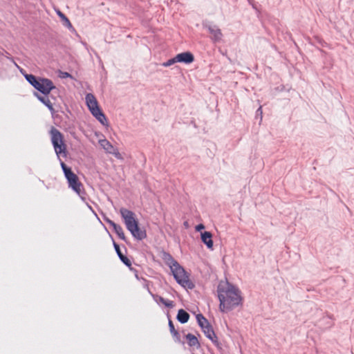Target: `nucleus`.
Here are the masks:
<instances>
[{
	"mask_svg": "<svg viewBox=\"0 0 354 354\" xmlns=\"http://www.w3.org/2000/svg\"><path fill=\"white\" fill-rule=\"evenodd\" d=\"M50 140L55 152L59 160L60 166L67 180L68 187L74 191L80 198L86 201V192L82 183L80 181L78 176L68 167L60 158V155L66 157L67 155L66 145L64 143L63 134L55 127H51L49 131Z\"/></svg>",
	"mask_w": 354,
	"mask_h": 354,
	"instance_id": "obj_1",
	"label": "nucleus"
},
{
	"mask_svg": "<svg viewBox=\"0 0 354 354\" xmlns=\"http://www.w3.org/2000/svg\"><path fill=\"white\" fill-rule=\"evenodd\" d=\"M216 291L221 312L227 313L243 305V298L240 290L228 281L220 282Z\"/></svg>",
	"mask_w": 354,
	"mask_h": 354,
	"instance_id": "obj_2",
	"label": "nucleus"
},
{
	"mask_svg": "<svg viewBox=\"0 0 354 354\" xmlns=\"http://www.w3.org/2000/svg\"><path fill=\"white\" fill-rule=\"evenodd\" d=\"M162 259L170 268L174 279L179 285L189 290H193L195 288L194 283L189 279V274L169 253L164 252Z\"/></svg>",
	"mask_w": 354,
	"mask_h": 354,
	"instance_id": "obj_3",
	"label": "nucleus"
},
{
	"mask_svg": "<svg viewBox=\"0 0 354 354\" xmlns=\"http://www.w3.org/2000/svg\"><path fill=\"white\" fill-rule=\"evenodd\" d=\"M120 212L127 229L130 232L132 236L138 241L145 239L147 237V232L145 230L139 227L135 213L124 207L120 208Z\"/></svg>",
	"mask_w": 354,
	"mask_h": 354,
	"instance_id": "obj_4",
	"label": "nucleus"
},
{
	"mask_svg": "<svg viewBox=\"0 0 354 354\" xmlns=\"http://www.w3.org/2000/svg\"><path fill=\"white\" fill-rule=\"evenodd\" d=\"M198 326L201 327L203 333L218 349H221V344L218 342L212 325L208 320L201 313L196 316Z\"/></svg>",
	"mask_w": 354,
	"mask_h": 354,
	"instance_id": "obj_5",
	"label": "nucleus"
},
{
	"mask_svg": "<svg viewBox=\"0 0 354 354\" xmlns=\"http://www.w3.org/2000/svg\"><path fill=\"white\" fill-rule=\"evenodd\" d=\"M86 102L91 114L103 125H107L108 122L105 114L100 109L98 102L92 93L86 95Z\"/></svg>",
	"mask_w": 354,
	"mask_h": 354,
	"instance_id": "obj_6",
	"label": "nucleus"
},
{
	"mask_svg": "<svg viewBox=\"0 0 354 354\" xmlns=\"http://www.w3.org/2000/svg\"><path fill=\"white\" fill-rule=\"evenodd\" d=\"M202 25L203 27L207 29L210 34L209 38L212 43L217 44L222 41L223 35L221 30L217 25L213 24L212 22L208 21H203Z\"/></svg>",
	"mask_w": 354,
	"mask_h": 354,
	"instance_id": "obj_7",
	"label": "nucleus"
},
{
	"mask_svg": "<svg viewBox=\"0 0 354 354\" xmlns=\"http://www.w3.org/2000/svg\"><path fill=\"white\" fill-rule=\"evenodd\" d=\"M44 95H48L51 91L56 88L53 81L45 77H39V82L35 88Z\"/></svg>",
	"mask_w": 354,
	"mask_h": 354,
	"instance_id": "obj_8",
	"label": "nucleus"
},
{
	"mask_svg": "<svg viewBox=\"0 0 354 354\" xmlns=\"http://www.w3.org/2000/svg\"><path fill=\"white\" fill-rule=\"evenodd\" d=\"M102 214L104 220L113 227V231L117 234L118 238L127 242L126 236L124 235L122 227L106 216L104 214L102 213Z\"/></svg>",
	"mask_w": 354,
	"mask_h": 354,
	"instance_id": "obj_9",
	"label": "nucleus"
},
{
	"mask_svg": "<svg viewBox=\"0 0 354 354\" xmlns=\"http://www.w3.org/2000/svg\"><path fill=\"white\" fill-rule=\"evenodd\" d=\"M113 240V245L114 247V249L115 250V252L117 253L118 257H119L120 260L126 266H127L129 270H133L131 261L130 259H129L122 252H121L120 245L115 243V241L112 239Z\"/></svg>",
	"mask_w": 354,
	"mask_h": 354,
	"instance_id": "obj_10",
	"label": "nucleus"
},
{
	"mask_svg": "<svg viewBox=\"0 0 354 354\" xmlns=\"http://www.w3.org/2000/svg\"><path fill=\"white\" fill-rule=\"evenodd\" d=\"M176 60L179 63L189 64L194 61V55L189 51L178 53L176 55Z\"/></svg>",
	"mask_w": 354,
	"mask_h": 354,
	"instance_id": "obj_11",
	"label": "nucleus"
},
{
	"mask_svg": "<svg viewBox=\"0 0 354 354\" xmlns=\"http://www.w3.org/2000/svg\"><path fill=\"white\" fill-rule=\"evenodd\" d=\"M99 143L100 146L109 153L111 154H115L116 156L117 155H120L119 152L118 151L117 149L115 148L111 143L107 140L106 139L100 140L99 141Z\"/></svg>",
	"mask_w": 354,
	"mask_h": 354,
	"instance_id": "obj_12",
	"label": "nucleus"
},
{
	"mask_svg": "<svg viewBox=\"0 0 354 354\" xmlns=\"http://www.w3.org/2000/svg\"><path fill=\"white\" fill-rule=\"evenodd\" d=\"M201 238L202 242L207 246L208 249L213 248L212 234L210 232L205 231L201 232Z\"/></svg>",
	"mask_w": 354,
	"mask_h": 354,
	"instance_id": "obj_13",
	"label": "nucleus"
},
{
	"mask_svg": "<svg viewBox=\"0 0 354 354\" xmlns=\"http://www.w3.org/2000/svg\"><path fill=\"white\" fill-rule=\"evenodd\" d=\"M35 96H36L38 100L48 109V110L50 111L52 114L55 113V109L48 95L41 96L39 95L37 93H35Z\"/></svg>",
	"mask_w": 354,
	"mask_h": 354,
	"instance_id": "obj_14",
	"label": "nucleus"
},
{
	"mask_svg": "<svg viewBox=\"0 0 354 354\" xmlns=\"http://www.w3.org/2000/svg\"><path fill=\"white\" fill-rule=\"evenodd\" d=\"M189 317H190L189 314L187 311H185L184 309L178 310L177 315H176V319L180 324L187 323L189 321Z\"/></svg>",
	"mask_w": 354,
	"mask_h": 354,
	"instance_id": "obj_15",
	"label": "nucleus"
},
{
	"mask_svg": "<svg viewBox=\"0 0 354 354\" xmlns=\"http://www.w3.org/2000/svg\"><path fill=\"white\" fill-rule=\"evenodd\" d=\"M169 322L168 326L169 328V331L171 333L172 336L174 338L175 342H180V335L179 332L176 330L173 322L170 319L169 315H167Z\"/></svg>",
	"mask_w": 354,
	"mask_h": 354,
	"instance_id": "obj_16",
	"label": "nucleus"
},
{
	"mask_svg": "<svg viewBox=\"0 0 354 354\" xmlns=\"http://www.w3.org/2000/svg\"><path fill=\"white\" fill-rule=\"evenodd\" d=\"M185 338L187 340V344L190 347H196V348H200L201 344L198 340V338L192 333H188L185 335Z\"/></svg>",
	"mask_w": 354,
	"mask_h": 354,
	"instance_id": "obj_17",
	"label": "nucleus"
},
{
	"mask_svg": "<svg viewBox=\"0 0 354 354\" xmlns=\"http://www.w3.org/2000/svg\"><path fill=\"white\" fill-rule=\"evenodd\" d=\"M55 11H56L57 15L61 19L62 24L64 26H66L68 28H73V26H72L70 20L62 12H61L59 10H56Z\"/></svg>",
	"mask_w": 354,
	"mask_h": 354,
	"instance_id": "obj_18",
	"label": "nucleus"
},
{
	"mask_svg": "<svg viewBox=\"0 0 354 354\" xmlns=\"http://www.w3.org/2000/svg\"><path fill=\"white\" fill-rule=\"evenodd\" d=\"M24 76L26 81L34 88L37 86L39 82V77H36L32 74H24Z\"/></svg>",
	"mask_w": 354,
	"mask_h": 354,
	"instance_id": "obj_19",
	"label": "nucleus"
},
{
	"mask_svg": "<svg viewBox=\"0 0 354 354\" xmlns=\"http://www.w3.org/2000/svg\"><path fill=\"white\" fill-rule=\"evenodd\" d=\"M177 62L178 61L176 60V56H175L174 57L169 59L167 62L162 63L161 65L164 67H169Z\"/></svg>",
	"mask_w": 354,
	"mask_h": 354,
	"instance_id": "obj_20",
	"label": "nucleus"
},
{
	"mask_svg": "<svg viewBox=\"0 0 354 354\" xmlns=\"http://www.w3.org/2000/svg\"><path fill=\"white\" fill-rule=\"evenodd\" d=\"M167 308H172L174 306V303L173 301H171V300H169V299H165L164 304H163Z\"/></svg>",
	"mask_w": 354,
	"mask_h": 354,
	"instance_id": "obj_21",
	"label": "nucleus"
},
{
	"mask_svg": "<svg viewBox=\"0 0 354 354\" xmlns=\"http://www.w3.org/2000/svg\"><path fill=\"white\" fill-rule=\"evenodd\" d=\"M141 280L143 281V286L149 290V281L147 280L145 278L141 277Z\"/></svg>",
	"mask_w": 354,
	"mask_h": 354,
	"instance_id": "obj_22",
	"label": "nucleus"
},
{
	"mask_svg": "<svg viewBox=\"0 0 354 354\" xmlns=\"http://www.w3.org/2000/svg\"><path fill=\"white\" fill-rule=\"evenodd\" d=\"M195 228L197 232H200L205 229V225L202 223H200L197 225Z\"/></svg>",
	"mask_w": 354,
	"mask_h": 354,
	"instance_id": "obj_23",
	"label": "nucleus"
},
{
	"mask_svg": "<svg viewBox=\"0 0 354 354\" xmlns=\"http://www.w3.org/2000/svg\"><path fill=\"white\" fill-rule=\"evenodd\" d=\"M131 270V271H132V272L134 273V274H135V277H136L138 280H141V277H139V275H138V271L136 269H135V268H133V270Z\"/></svg>",
	"mask_w": 354,
	"mask_h": 354,
	"instance_id": "obj_24",
	"label": "nucleus"
},
{
	"mask_svg": "<svg viewBox=\"0 0 354 354\" xmlns=\"http://www.w3.org/2000/svg\"><path fill=\"white\" fill-rule=\"evenodd\" d=\"M156 297H158V301L162 303V304H164L165 301L166 299L163 298L161 296H158V295H156Z\"/></svg>",
	"mask_w": 354,
	"mask_h": 354,
	"instance_id": "obj_25",
	"label": "nucleus"
},
{
	"mask_svg": "<svg viewBox=\"0 0 354 354\" xmlns=\"http://www.w3.org/2000/svg\"><path fill=\"white\" fill-rule=\"evenodd\" d=\"M61 77L63 78H65V77H71V75L68 72H64V73H62V75Z\"/></svg>",
	"mask_w": 354,
	"mask_h": 354,
	"instance_id": "obj_26",
	"label": "nucleus"
},
{
	"mask_svg": "<svg viewBox=\"0 0 354 354\" xmlns=\"http://www.w3.org/2000/svg\"><path fill=\"white\" fill-rule=\"evenodd\" d=\"M87 207L94 214V215L97 217V214L95 212L93 207L88 203H87Z\"/></svg>",
	"mask_w": 354,
	"mask_h": 354,
	"instance_id": "obj_27",
	"label": "nucleus"
},
{
	"mask_svg": "<svg viewBox=\"0 0 354 354\" xmlns=\"http://www.w3.org/2000/svg\"><path fill=\"white\" fill-rule=\"evenodd\" d=\"M257 113H260V114L261 115L262 114V109H261V106H260L257 111Z\"/></svg>",
	"mask_w": 354,
	"mask_h": 354,
	"instance_id": "obj_28",
	"label": "nucleus"
},
{
	"mask_svg": "<svg viewBox=\"0 0 354 354\" xmlns=\"http://www.w3.org/2000/svg\"><path fill=\"white\" fill-rule=\"evenodd\" d=\"M248 3L252 6L253 8H254V5L252 4L253 0H248Z\"/></svg>",
	"mask_w": 354,
	"mask_h": 354,
	"instance_id": "obj_29",
	"label": "nucleus"
},
{
	"mask_svg": "<svg viewBox=\"0 0 354 354\" xmlns=\"http://www.w3.org/2000/svg\"><path fill=\"white\" fill-rule=\"evenodd\" d=\"M187 222L185 221V225H187Z\"/></svg>",
	"mask_w": 354,
	"mask_h": 354,
	"instance_id": "obj_30",
	"label": "nucleus"
},
{
	"mask_svg": "<svg viewBox=\"0 0 354 354\" xmlns=\"http://www.w3.org/2000/svg\"><path fill=\"white\" fill-rule=\"evenodd\" d=\"M187 222L185 221V225H187Z\"/></svg>",
	"mask_w": 354,
	"mask_h": 354,
	"instance_id": "obj_31",
	"label": "nucleus"
}]
</instances>
